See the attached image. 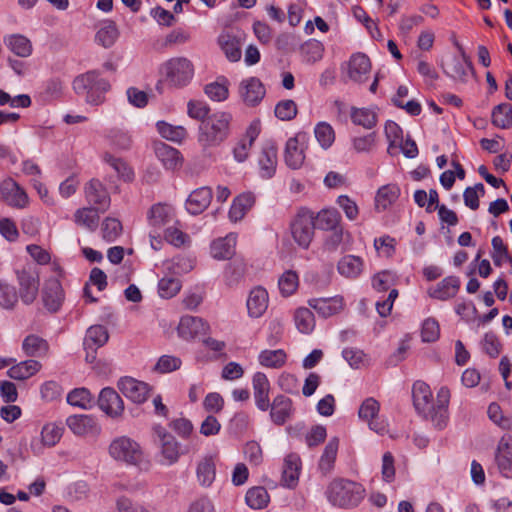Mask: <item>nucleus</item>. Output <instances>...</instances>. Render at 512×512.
Here are the masks:
<instances>
[{
  "label": "nucleus",
  "instance_id": "obj_12",
  "mask_svg": "<svg viewBox=\"0 0 512 512\" xmlns=\"http://www.w3.org/2000/svg\"><path fill=\"white\" fill-rule=\"evenodd\" d=\"M86 200L92 207L105 212L110 206V196L105 186L98 179H91L84 188Z\"/></svg>",
  "mask_w": 512,
  "mask_h": 512
},
{
  "label": "nucleus",
  "instance_id": "obj_33",
  "mask_svg": "<svg viewBox=\"0 0 512 512\" xmlns=\"http://www.w3.org/2000/svg\"><path fill=\"white\" fill-rule=\"evenodd\" d=\"M460 288V280L455 276L444 278L437 287L430 291L431 297L439 300H448L454 297Z\"/></svg>",
  "mask_w": 512,
  "mask_h": 512
},
{
  "label": "nucleus",
  "instance_id": "obj_48",
  "mask_svg": "<svg viewBox=\"0 0 512 512\" xmlns=\"http://www.w3.org/2000/svg\"><path fill=\"white\" fill-rule=\"evenodd\" d=\"M245 500L252 509H262L268 504L269 495L264 487H253L247 491Z\"/></svg>",
  "mask_w": 512,
  "mask_h": 512
},
{
  "label": "nucleus",
  "instance_id": "obj_20",
  "mask_svg": "<svg viewBox=\"0 0 512 512\" xmlns=\"http://www.w3.org/2000/svg\"><path fill=\"white\" fill-rule=\"evenodd\" d=\"M495 461L499 471L505 476H512V437H502L498 443Z\"/></svg>",
  "mask_w": 512,
  "mask_h": 512
},
{
  "label": "nucleus",
  "instance_id": "obj_38",
  "mask_svg": "<svg viewBox=\"0 0 512 512\" xmlns=\"http://www.w3.org/2000/svg\"><path fill=\"white\" fill-rule=\"evenodd\" d=\"M315 217V227L325 231L340 228L341 215L332 209H323Z\"/></svg>",
  "mask_w": 512,
  "mask_h": 512
},
{
  "label": "nucleus",
  "instance_id": "obj_63",
  "mask_svg": "<svg viewBox=\"0 0 512 512\" xmlns=\"http://www.w3.org/2000/svg\"><path fill=\"white\" fill-rule=\"evenodd\" d=\"M165 240L175 247H181L189 243V236L182 232L178 227H168L164 232Z\"/></svg>",
  "mask_w": 512,
  "mask_h": 512
},
{
  "label": "nucleus",
  "instance_id": "obj_1",
  "mask_svg": "<svg viewBox=\"0 0 512 512\" xmlns=\"http://www.w3.org/2000/svg\"><path fill=\"white\" fill-rule=\"evenodd\" d=\"M414 407L425 419L430 420L436 429H443L448 422V405L450 391L441 387L434 402L430 387L422 382L416 381L412 387Z\"/></svg>",
  "mask_w": 512,
  "mask_h": 512
},
{
  "label": "nucleus",
  "instance_id": "obj_40",
  "mask_svg": "<svg viewBox=\"0 0 512 512\" xmlns=\"http://www.w3.org/2000/svg\"><path fill=\"white\" fill-rule=\"evenodd\" d=\"M100 211L95 207H84L76 210L74 221L77 225L85 227L90 231H94L99 222Z\"/></svg>",
  "mask_w": 512,
  "mask_h": 512
},
{
  "label": "nucleus",
  "instance_id": "obj_45",
  "mask_svg": "<svg viewBox=\"0 0 512 512\" xmlns=\"http://www.w3.org/2000/svg\"><path fill=\"white\" fill-rule=\"evenodd\" d=\"M287 359V355L284 350H264L259 354V362L262 366L269 368H280L282 367Z\"/></svg>",
  "mask_w": 512,
  "mask_h": 512
},
{
  "label": "nucleus",
  "instance_id": "obj_3",
  "mask_svg": "<svg viewBox=\"0 0 512 512\" xmlns=\"http://www.w3.org/2000/svg\"><path fill=\"white\" fill-rule=\"evenodd\" d=\"M232 116L227 112H216L202 121L199 127V142L203 147L220 145L229 135Z\"/></svg>",
  "mask_w": 512,
  "mask_h": 512
},
{
  "label": "nucleus",
  "instance_id": "obj_49",
  "mask_svg": "<svg viewBox=\"0 0 512 512\" xmlns=\"http://www.w3.org/2000/svg\"><path fill=\"white\" fill-rule=\"evenodd\" d=\"M157 129L163 138L174 142H181L187 136V131L184 127L173 126L164 121L157 123Z\"/></svg>",
  "mask_w": 512,
  "mask_h": 512
},
{
  "label": "nucleus",
  "instance_id": "obj_27",
  "mask_svg": "<svg viewBox=\"0 0 512 512\" xmlns=\"http://www.w3.org/2000/svg\"><path fill=\"white\" fill-rule=\"evenodd\" d=\"M268 292L263 287L253 288L247 299V309L251 317L258 318L268 308Z\"/></svg>",
  "mask_w": 512,
  "mask_h": 512
},
{
  "label": "nucleus",
  "instance_id": "obj_7",
  "mask_svg": "<svg viewBox=\"0 0 512 512\" xmlns=\"http://www.w3.org/2000/svg\"><path fill=\"white\" fill-rule=\"evenodd\" d=\"M291 234L295 242L302 248L307 249L314 237L315 217L313 212L302 208L297 213L290 225Z\"/></svg>",
  "mask_w": 512,
  "mask_h": 512
},
{
  "label": "nucleus",
  "instance_id": "obj_28",
  "mask_svg": "<svg viewBox=\"0 0 512 512\" xmlns=\"http://www.w3.org/2000/svg\"><path fill=\"white\" fill-rule=\"evenodd\" d=\"M0 191L6 201L12 206L23 208L28 202L27 194L11 179L1 184Z\"/></svg>",
  "mask_w": 512,
  "mask_h": 512
},
{
  "label": "nucleus",
  "instance_id": "obj_31",
  "mask_svg": "<svg viewBox=\"0 0 512 512\" xmlns=\"http://www.w3.org/2000/svg\"><path fill=\"white\" fill-rule=\"evenodd\" d=\"M338 448L339 439L337 437L331 438L326 444L318 462V468L323 475H328L334 469Z\"/></svg>",
  "mask_w": 512,
  "mask_h": 512
},
{
  "label": "nucleus",
  "instance_id": "obj_36",
  "mask_svg": "<svg viewBox=\"0 0 512 512\" xmlns=\"http://www.w3.org/2000/svg\"><path fill=\"white\" fill-rule=\"evenodd\" d=\"M41 364L36 360H25L9 368L7 374L15 380H25L36 374Z\"/></svg>",
  "mask_w": 512,
  "mask_h": 512
},
{
  "label": "nucleus",
  "instance_id": "obj_58",
  "mask_svg": "<svg viewBox=\"0 0 512 512\" xmlns=\"http://www.w3.org/2000/svg\"><path fill=\"white\" fill-rule=\"evenodd\" d=\"M246 272V264L242 259H234L225 269V275L230 285L237 283Z\"/></svg>",
  "mask_w": 512,
  "mask_h": 512
},
{
  "label": "nucleus",
  "instance_id": "obj_26",
  "mask_svg": "<svg viewBox=\"0 0 512 512\" xmlns=\"http://www.w3.org/2000/svg\"><path fill=\"white\" fill-rule=\"evenodd\" d=\"M154 151L163 166L168 170H175L182 165L180 152L167 145L164 142H158L154 145Z\"/></svg>",
  "mask_w": 512,
  "mask_h": 512
},
{
  "label": "nucleus",
  "instance_id": "obj_42",
  "mask_svg": "<svg viewBox=\"0 0 512 512\" xmlns=\"http://www.w3.org/2000/svg\"><path fill=\"white\" fill-rule=\"evenodd\" d=\"M309 305L322 317H329L342 308V302L337 298H318L309 300Z\"/></svg>",
  "mask_w": 512,
  "mask_h": 512
},
{
  "label": "nucleus",
  "instance_id": "obj_50",
  "mask_svg": "<svg viewBox=\"0 0 512 512\" xmlns=\"http://www.w3.org/2000/svg\"><path fill=\"white\" fill-rule=\"evenodd\" d=\"M9 49L17 56L28 57L32 52V45L26 37L22 35H12L7 41Z\"/></svg>",
  "mask_w": 512,
  "mask_h": 512
},
{
  "label": "nucleus",
  "instance_id": "obj_55",
  "mask_svg": "<svg viewBox=\"0 0 512 512\" xmlns=\"http://www.w3.org/2000/svg\"><path fill=\"white\" fill-rule=\"evenodd\" d=\"M315 137L322 148H329L334 140L335 133L332 126L326 122H320L316 125L314 129Z\"/></svg>",
  "mask_w": 512,
  "mask_h": 512
},
{
  "label": "nucleus",
  "instance_id": "obj_60",
  "mask_svg": "<svg viewBox=\"0 0 512 512\" xmlns=\"http://www.w3.org/2000/svg\"><path fill=\"white\" fill-rule=\"evenodd\" d=\"M104 161L109 164L119 176L125 180H131L133 173L127 164L120 158H117L110 153H105L103 156Z\"/></svg>",
  "mask_w": 512,
  "mask_h": 512
},
{
  "label": "nucleus",
  "instance_id": "obj_64",
  "mask_svg": "<svg viewBox=\"0 0 512 512\" xmlns=\"http://www.w3.org/2000/svg\"><path fill=\"white\" fill-rule=\"evenodd\" d=\"M18 302V295L13 286L8 284L0 285V306L5 309H11Z\"/></svg>",
  "mask_w": 512,
  "mask_h": 512
},
{
  "label": "nucleus",
  "instance_id": "obj_19",
  "mask_svg": "<svg viewBox=\"0 0 512 512\" xmlns=\"http://www.w3.org/2000/svg\"><path fill=\"white\" fill-rule=\"evenodd\" d=\"M42 298L45 307L52 312H56L64 299L61 283L56 278L48 279L45 282L42 291Z\"/></svg>",
  "mask_w": 512,
  "mask_h": 512
},
{
  "label": "nucleus",
  "instance_id": "obj_41",
  "mask_svg": "<svg viewBox=\"0 0 512 512\" xmlns=\"http://www.w3.org/2000/svg\"><path fill=\"white\" fill-rule=\"evenodd\" d=\"M400 195V188L396 184H387L378 189L375 204L377 209L385 210L393 204Z\"/></svg>",
  "mask_w": 512,
  "mask_h": 512
},
{
  "label": "nucleus",
  "instance_id": "obj_53",
  "mask_svg": "<svg viewBox=\"0 0 512 512\" xmlns=\"http://www.w3.org/2000/svg\"><path fill=\"white\" fill-rule=\"evenodd\" d=\"M67 402L82 409H88L92 406V396L86 388H76L67 395Z\"/></svg>",
  "mask_w": 512,
  "mask_h": 512
},
{
  "label": "nucleus",
  "instance_id": "obj_51",
  "mask_svg": "<svg viewBox=\"0 0 512 512\" xmlns=\"http://www.w3.org/2000/svg\"><path fill=\"white\" fill-rule=\"evenodd\" d=\"M301 52L306 62L315 63L322 59L324 46L318 40H309L301 46Z\"/></svg>",
  "mask_w": 512,
  "mask_h": 512
},
{
  "label": "nucleus",
  "instance_id": "obj_43",
  "mask_svg": "<svg viewBox=\"0 0 512 512\" xmlns=\"http://www.w3.org/2000/svg\"><path fill=\"white\" fill-rule=\"evenodd\" d=\"M492 124L500 129H508L512 126V106L501 103L492 110Z\"/></svg>",
  "mask_w": 512,
  "mask_h": 512
},
{
  "label": "nucleus",
  "instance_id": "obj_24",
  "mask_svg": "<svg viewBox=\"0 0 512 512\" xmlns=\"http://www.w3.org/2000/svg\"><path fill=\"white\" fill-rule=\"evenodd\" d=\"M270 418L276 425H283L292 415V400L284 395H278L270 403Z\"/></svg>",
  "mask_w": 512,
  "mask_h": 512
},
{
  "label": "nucleus",
  "instance_id": "obj_9",
  "mask_svg": "<svg viewBox=\"0 0 512 512\" xmlns=\"http://www.w3.org/2000/svg\"><path fill=\"white\" fill-rule=\"evenodd\" d=\"M109 339V333L105 326L93 325L86 331L83 347L86 352L85 360L87 363H93L96 360L98 348L104 346Z\"/></svg>",
  "mask_w": 512,
  "mask_h": 512
},
{
  "label": "nucleus",
  "instance_id": "obj_32",
  "mask_svg": "<svg viewBox=\"0 0 512 512\" xmlns=\"http://www.w3.org/2000/svg\"><path fill=\"white\" fill-rule=\"evenodd\" d=\"M301 461L298 455L289 454L284 459L282 481L285 486L294 487L299 478Z\"/></svg>",
  "mask_w": 512,
  "mask_h": 512
},
{
  "label": "nucleus",
  "instance_id": "obj_61",
  "mask_svg": "<svg viewBox=\"0 0 512 512\" xmlns=\"http://www.w3.org/2000/svg\"><path fill=\"white\" fill-rule=\"evenodd\" d=\"M440 336L439 323L434 318L424 320L421 329V338L423 342H434Z\"/></svg>",
  "mask_w": 512,
  "mask_h": 512
},
{
  "label": "nucleus",
  "instance_id": "obj_57",
  "mask_svg": "<svg viewBox=\"0 0 512 512\" xmlns=\"http://www.w3.org/2000/svg\"><path fill=\"white\" fill-rule=\"evenodd\" d=\"M297 105L291 99L282 100L275 106V116L282 121H290L297 115Z\"/></svg>",
  "mask_w": 512,
  "mask_h": 512
},
{
  "label": "nucleus",
  "instance_id": "obj_47",
  "mask_svg": "<svg viewBox=\"0 0 512 512\" xmlns=\"http://www.w3.org/2000/svg\"><path fill=\"white\" fill-rule=\"evenodd\" d=\"M119 35L116 24L113 21H108L96 33V41L98 44L105 48L111 47L117 40Z\"/></svg>",
  "mask_w": 512,
  "mask_h": 512
},
{
  "label": "nucleus",
  "instance_id": "obj_56",
  "mask_svg": "<svg viewBox=\"0 0 512 512\" xmlns=\"http://www.w3.org/2000/svg\"><path fill=\"white\" fill-rule=\"evenodd\" d=\"M181 282L177 278L164 277L158 283L159 295L164 299H170L181 290Z\"/></svg>",
  "mask_w": 512,
  "mask_h": 512
},
{
  "label": "nucleus",
  "instance_id": "obj_6",
  "mask_svg": "<svg viewBox=\"0 0 512 512\" xmlns=\"http://www.w3.org/2000/svg\"><path fill=\"white\" fill-rule=\"evenodd\" d=\"M153 440L160 450L162 465L171 466L178 462L183 454L181 444L164 427L156 425L153 427Z\"/></svg>",
  "mask_w": 512,
  "mask_h": 512
},
{
  "label": "nucleus",
  "instance_id": "obj_44",
  "mask_svg": "<svg viewBox=\"0 0 512 512\" xmlns=\"http://www.w3.org/2000/svg\"><path fill=\"white\" fill-rule=\"evenodd\" d=\"M22 348L27 356L39 357L47 353L48 344L36 335H29L24 339Z\"/></svg>",
  "mask_w": 512,
  "mask_h": 512
},
{
  "label": "nucleus",
  "instance_id": "obj_21",
  "mask_svg": "<svg viewBox=\"0 0 512 512\" xmlns=\"http://www.w3.org/2000/svg\"><path fill=\"white\" fill-rule=\"evenodd\" d=\"M258 162L261 177L265 179L273 177L277 167V147L274 143L267 142L262 147Z\"/></svg>",
  "mask_w": 512,
  "mask_h": 512
},
{
  "label": "nucleus",
  "instance_id": "obj_11",
  "mask_svg": "<svg viewBox=\"0 0 512 512\" xmlns=\"http://www.w3.org/2000/svg\"><path fill=\"white\" fill-rule=\"evenodd\" d=\"M20 298L25 304L32 303L38 294L39 276L32 268L17 271Z\"/></svg>",
  "mask_w": 512,
  "mask_h": 512
},
{
  "label": "nucleus",
  "instance_id": "obj_37",
  "mask_svg": "<svg viewBox=\"0 0 512 512\" xmlns=\"http://www.w3.org/2000/svg\"><path fill=\"white\" fill-rule=\"evenodd\" d=\"M218 43L228 60L237 62L241 58V45L239 39L229 33H223L218 38Z\"/></svg>",
  "mask_w": 512,
  "mask_h": 512
},
{
  "label": "nucleus",
  "instance_id": "obj_16",
  "mask_svg": "<svg viewBox=\"0 0 512 512\" xmlns=\"http://www.w3.org/2000/svg\"><path fill=\"white\" fill-rule=\"evenodd\" d=\"M100 409L111 417H118L124 411V402L113 388H103L99 394Z\"/></svg>",
  "mask_w": 512,
  "mask_h": 512
},
{
  "label": "nucleus",
  "instance_id": "obj_17",
  "mask_svg": "<svg viewBox=\"0 0 512 512\" xmlns=\"http://www.w3.org/2000/svg\"><path fill=\"white\" fill-rule=\"evenodd\" d=\"M380 405L374 398H367L361 404L358 415L359 417L368 422L371 430L377 433H383L386 430V425L383 421H379L377 416L379 413Z\"/></svg>",
  "mask_w": 512,
  "mask_h": 512
},
{
  "label": "nucleus",
  "instance_id": "obj_59",
  "mask_svg": "<svg viewBox=\"0 0 512 512\" xmlns=\"http://www.w3.org/2000/svg\"><path fill=\"white\" fill-rule=\"evenodd\" d=\"M280 292L284 296H289L295 292L298 287V276L293 271H286L278 281Z\"/></svg>",
  "mask_w": 512,
  "mask_h": 512
},
{
  "label": "nucleus",
  "instance_id": "obj_52",
  "mask_svg": "<svg viewBox=\"0 0 512 512\" xmlns=\"http://www.w3.org/2000/svg\"><path fill=\"white\" fill-rule=\"evenodd\" d=\"M122 229V224L118 219L107 217L101 225L102 237L107 242H113L121 235Z\"/></svg>",
  "mask_w": 512,
  "mask_h": 512
},
{
  "label": "nucleus",
  "instance_id": "obj_39",
  "mask_svg": "<svg viewBox=\"0 0 512 512\" xmlns=\"http://www.w3.org/2000/svg\"><path fill=\"white\" fill-rule=\"evenodd\" d=\"M66 422L72 432L79 436L92 432L96 427L95 419L88 415L70 416Z\"/></svg>",
  "mask_w": 512,
  "mask_h": 512
},
{
  "label": "nucleus",
  "instance_id": "obj_34",
  "mask_svg": "<svg viewBox=\"0 0 512 512\" xmlns=\"http://www.w3.org/2000/svg\"><path fill=\"white\" fill-rule=\"evenodd\" d=\"M196 477L201 486L210 487L212 485L216 477V466L211 456H206L199 461Z\"/></svg>",
  "mask_w": 512,
  "mask_h": 512
},
{
  "label": "nucleus",
  "instance_id": "obj_46",
  "mask_svg": "<svg viewBox=\"0 0 512 512\" xmlns=\"http://www.w3.org/2000/svg\"><path fill=\"white\" fill-rule=\"evenodd\" d=\"M352 122L366 129L373 128L377 123V115L374 111L367 108H352Z\"/></svg>",
  "mask_w": 512,
  "mask_h": 512
},
{
  "label": "nucleus",
  "instance_id": "obj_18",
  "mask_svg": "<svg viewBox=\"0 0 512 512\" xmlns=\"http://www.w3.org/2000/svg\"><path fill=\"white\" fill-rule=\"evenodd\" d=\"M347 66V75L350 80L356 83H363L368 79L371 62L365 54L357 53L352 55Z\"/></svg>",
  "mask_w": 512,
  "mask_h": 512
},
{
  "label": "nucleus",
  "instance_id": "obj_2",
  "mask_svg": "<svg viewBox=\"0 0 512 512\" xmlns=\"http://www.w3.org/2000/svg\"><path fill=\"white\" fill-rule=\"evenodd\" d=\"M325 495L331 505L342 509H353L364 500L366 490L360 483L337 477L328 484Z\"/></svg>",
  "mask_w": 512,
  "mask_h": 512
},
{
  "label": "nucleus",
  "instance_id": "obj_5",
  "mask_svg": "<svg viewBox=\"0 0 512 512\" xmlns=\"http://www.w3.org/2000/svg\"><path fill=\"white\" fill-rule=\"evenodd\" d=\"M161 74L166 83L173 87H184L194 75V67L185 57L171 58L161 66Z\"/></svg>",
  "mask_w": 512,
  "mask_h": 512
},
{
  "label": "nucleus",
  "instance_id": "obj_4",
  "mask_svg": "<svg viewBox=\"0 0 512 512\" xmlns=\"http://www.w3.org/2000/svg\"><path fill=\"white\" fill-rule=\"evenodd\" d=\"M73 89L78 95H85L88 104L98 106L104 102L110 84L97 71H88L74 79Z\"/></svg>",
  "mask_w": 512,
  "mask_h": 512
},
{
  "label": "nucleus",
  "instance_id": "obj_14",
  "mask_svg": "<svg viewBox=\"0 0 512 512\" xmlns=\"http://www.w3.org/2000/svg\"><path fill=\"white\" fill-rule=\"evenodd\" d=\"M177 330L181 338L190 340L205 335L209 330V324L202 318L186 315L181 317Z\"/></svg>",
  "mask_w": 512,
  "mask_h": 512
},
{
  "label": "nucleus",
  "instance_id": "obj_30",
  "mask_svg": "<svg viewBox=\"0 0 512 512\" xmlns=\"http://www.w3.org/2000/svg\"><path fill=\"white\" fill-rule=\"evenodd\" d=\"M255 204V196L251 192L242 193L237 196L232 203L229 211V218L233 222L240 221L243 219L245 214Z\"/></svg>",
  "mask_w": 512,
  "mask_h": 512
},
{
  "label": "nucleus",
  "instance_id": "obj_25",
  "mask_svg": "<svg viewBox=\"0 0 512 512\" xmlns=\"http://www.w3.org/2000/svg\"><path fill=\"white\" fill-rule=\"evenodd\" d=\"M212 190L210 187H201L190 193L186 201V209L190 214L202 213L210 204Z\"/></svg>",
  "mask_w": 512,
  "mask_h": 512
},
{
  "label": "nucleus",
  "instance_id": "obj_15",
  "mask_svg": "<svg viewBox=\"0 0 512 512\" xmlns=\"http://www.w3.org/2000/svg\"><path fill=\"white\" fill-rule=\"evenodd\" d=\"M149 225L154 229V233H157L166 225L175 222V211L172 206L167 204L158 203L153 205L148 212Z\"/></svg>",
  "mask_w": 512,
  "mask_h": 512
},
{
  "label": "nucleus",
  "instance_id": "obj_29",
  "mask_svg": "<svg viewBox=\"0 0 512 512\" xmlns=\"http://www.w3.org/2000/svg\"><path fill=\"white\" fill-rule=\"evenodd\" d=\"M236 235L228 234L224 238H219L211 244V256L217 260L230 259L235 253Z\"/></svg>",
  "mask_w": 512,
  "mask_h": 512
},
{
  "label": "nucleus",
  "instance_id": "obj_23",
  "mask_svg": "<svg viewBox=\"0 0 512 512\" xmlns=\"http://www.w3.org/2000/svg\"><path fill=\"white\" fill-rule=\"evenodd\" d=\"M304 139L305 134L299 133L286 142L284 158L291 169H299L304 163L305 155L303 149L299 147V142Z\"/></svg>",
  "mask_w": 512,
  "mask_h": 512
},
{
  "label": "nucleus",
  "instance_id": "obj_10",
  "mask_svg": "<svg viewBox=\"0 0 512 512\" xmlns=\"http://www.w3.org/2000/svg\"><path fill=\"white\" fill-rule=\"evenodd\" d=\"M265 95V86L257 77L243 79L239 84L240 99L248 107L258 106Z\"/></svg>",
  "mask_w": 512,
  "mask_h": 512
},
{
  "label": "nucleus",
  "instance_id": "obj_13",
  "mask_svg": "<svg viewBox=\"0 0 512 512\" xmlns=\"http://www.w3.org/2000/svg\"><path fill=\"white\" fill-rule=\"evenodd\" d=\"M118 389L125 397L135 403H143L147 400L150 388L147 383L132 377H123L118 382Z\"/></svg>",
  "mask_w": 512,
  "mask_h": 512
},
{
  "label": "nucleus",
  "instance_id": "obj_54",
  "mask_svg": "<svg viewBox=\"0 0 512 512\" xmlns=\"http://www.w3.org/2000/svg\"><path fill=\"white\" fill-rule=\"evenodd\" d=\"M294 318L296 327L301 333L308 334L313 330L314 315L308 308L297 309Z\"/></svg>",
  "mask_w": 512,
  "mask_h": 512
},
{
  "label": "nucleus",
  "instance_id": "obj_35",
  "mask_svg": "<svg viewBox=\"0 0 512 512\" xmlns=\"http://www.w3.org/2000/svg\"><path fill=\"white\" fill-rule=\"evenodd\" d=\"M337 269L346 278H357L363 270V260L359 256L346 255L338 262Z\"/></svg>",
  "mask_w": 512,
  "mask_h": 512
},
{
  "label": "nucleus",
  "instance_id": "obj_22",
  "mask_svg": "<svg viewBox=\"0 0 512 512\" xmlns=\"http://www.w3.org/2000/svg\"><path fill=\"white\" fill-rule=\"evenodd\" d=\"M253 394L255 403L261 411H267L270 407L269 391L270 383L264 373L257 372L253 376Z\"/></svg>",
  "mask_w": 512,
  "mask_h": 512
},
{
  "label": "nucleus",
  "instance_id": "obj_62",
  "mask_svg": "<svg viewBox=\"0 0 512 512\" xmlns=\"http://www.w3.org/2000/svg\"><path fill=\"white\" fill-rule=\"evenodd\" d=\"M182 365L180 358L172 355H163L157 361L154 370L159 373H170L178 370Z\"/></svg>",
  "mask_w": 512,
  "mask_h": 512
},
{
  "label": "nucleus",
  "instance_id": "obj_8",
  "mask_svg": "<svg viewBox=\"0 0 512 512\" xmlns=\"http://www.w3.org/2000/svg\"><path fill=\"white\" fill-rule=\"evenodd\" d=\"M109 453L115 460L129 465H138L143 459L140 445L126 436L113 440L109 446Z\"/></svg>",
  "mask_w": 512,
  "mask_h": 512
}]
</instances>
